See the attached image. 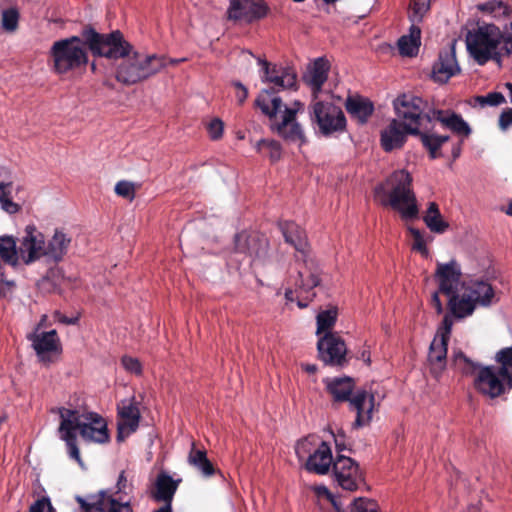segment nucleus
<instances>
[{
    "label": "nucleus",
    "instance_id": "f257e3e1",
    "mask_svg": "<svg viewBox=\"0 0 512 512\" xmlns=\"http://www.w3.org/2000/svg\"><path fill=\"white\" fill-rule=\"evenodd\" d=\"M86 35L94 56L122 59L116 70V79L125 85L146 80L167 66L164 56L132 51V46L119 31L106 35L89 31Z\"/></svg>",
    "mask_w": 512,
    "mask_h": 512
},
{
    "label": "nucleus",
    "instance_id": "f03ea898",
    "mask_svg": "<svg viewBox=\"0 0 512 512\" xmlns=\"http://www.w3.org/2000/svg\"><path fill=\"white\" fill-rule=\"evenodd\" d=\"M264 72L263 81L272 84L270 89H264L256 99V105L270 118L276 117L275 131L289 141L305 142V135L296 115L304 110L300 101H294L291 106L283 105L282 99L275 95L276 91L291 89L296 85V74L286 67L273 66L267 61L259 60Z\"/></svg>",
    "mask_w": 512,
    "mask_h": 512
},
{
    "label": "nucleus",
    "instance_id": "7ed1b4c3",
    "mask_svg": "<svg viewBox=\"0 0 512 512\" xmlns=\"http://www.w3.org/2000/svg\"><path fill=\"white\" fill-rule=\"evenodd\" d=\"M375 197L383 206L397 211L404 220L418 216L419 208L412 188V176L406 170L394 171L374 189Z\"/></svg>",
    "mask_w": 512,
    "mask_h": 512
},
{
    "label": "nucleus",
    "instance_id": "20e7f679",
    "mask_svg": "<svg viewBox=\"0 0 512 512\" xmlns=\"http://www.w3.org/2000/svg\"><path fill=\"white\" fill-rule=\"evenodd\" d=\"M327 390L337 402L349 401L350 409L356 412L355 428L368 425L372 420L375 397L366 390H357L353 396L354 380L350 377H334L324 380Z\"/></svg>",
    "mask_w": 512,
    "mask_h": 512
},
{
    "label": "nucleus",
    "instance_id": "39448f33",
    "mask_svg": "<svg viewBox=\"0 0 512 512\" xmlns=\"http://www.w3.org/2000/svg\"><path fill=\"white\" fill-rule=\"evenodd\" d=\"M95 31L92 28L83 30L82 37L72 36L61 39L51 47V56L54 62V68L57 73L64 74L72 70L80 69L88 62V52L90 44L86 33Z\"/></svg>",
    "mask_w": 512,
    "mask_h": 512
},
{
    "label": "nucleus",
    "instance_id": "423d86ee",
    "mask_svg": "<svg viewBox=\"0 0 512 512\" xmlns=\"http://www.w3.org/2000/svg\"><path fill=\"white\" fill-rule=\"evenodd\" d=\"M501 38L502 33L497 26L493 24L480 26L468 33L467 50L479 65H484L490 60L500 63Z\"/></svg>",
    "mask_w": 512,
    "mask_h": 512
},
{
    "label": "nucleus",
    "instance_id": "0eeeda50",
    "mask_svg": "<svg viewBox=\"0 0 512 512\" xmlns=\"http://www.w3.org/2000/svg\"><path fill=\"white\" fill-rule=\"evenodd\" d=\"M280 229L285 241L295 248L305 264V270L298 271L299 281L296 282L297 289L309 292L319 284L320 279L317 272L312 271V268L309 266L310 264L312 265V260L309 261L307 259L308 243L305 231L291 221L281 223Z\"/></svg>",
    "mask_w": 512,
    "mask_h": 512
},
{
    "label": "nucleus",
    "instance_id": "6e6552de",
    "mask_svg": "<svg viewBox=\"0 0 512 512\" xmlns=\"http://www.w3.org/2000/svg\"><path fill=\"white\" fill-rule=\"evenodd\" d=\"M394 109L397 119L411 135H418L420 130L426 129L427 114L433 110L428 109L427 103L420 97L403 94L394 100Z\"/></svg>",
    "mask_w": 512,
    "mask_h": 512
},
{
    "label": "nucleus",
    "instance_id": "1a4fd4ad",
    "mask_svg": "<svg viewBox=\"0 0 512 512\" xmlns=\"http://www.w3.org/2000/svg\"><path fill=\"white\" fill-rule=\"evenodd\" d=\"M56 411L60 418L59 438L65 442L69 457L82 465L77 446V431L81 432L88 411L67 407H59Z\"/></svg>",
    "mask_w": 512,
    "mask_h": 512
},
{
    "label": "nucleus",
    "instance_id": "9d476101",
    "mask_svg": "<svg viewBox=\"0 0 512 512\" xmlns=\"http://www.w3.org/2000/svg\"><path fill=\"white\" fill-rule=\"evenodd\" d=\"M453 326V319L450 314H446L442 324L430 344L428 352V368L430 374L439 379L447 366V347Z\"/></svg>",
    "mask_w": 512,
    "mask_h": 512
},
{
    "label": "nucleus",
    "instance_id": "9b49d317",
    "mask_svg": "<svg viewBox=\"0 0 512 512\" xmlns=\"http://www.w3.org/2000/svg\"><path fill=\"white\" fill-rule=\"evenodd\" d=\"M311 120L317 124L319 132L324 136L343 132L346 118L343 111L329 102L318 101L312 106Z\"/></svg>",
    "mask_w": 512,
    "mask_h": 512
},
{
    "label": "nucleus",
    "instance_id": "f8f14e48",
    "mask_svg": "<svg viewBox=\"0 0 512 512\" xmlns=\"http://www.w3.org/2000/svg\"><path fill=\"white\" fill-rule=\"evenodd\" d=\"M30 341L38 360L43 364H50L62 353V344L56 330L31 331L26 336Z\"/></svg>",
    "mask_w": 512,
    "mask_h": 512
},
{
    "label": "nucleus",
    "instance_id": "ddd939ff",
    "mask_svg": "<svg viewBox=\"0 0 512 512\" xmlns=\"http://www.w3.org/2000/svg\"><path fill=\"white\" fill-rule=\"evenodd\" d=\"M333 474L337 484L347 491H355L364 484V475L359 464L347 456L336 457L333 462Z\"/></svg>",
    "mask_w": 512,
    "mask_h": 512
},
{
    "label": "nucleus",
    "instance_id": "4468645a",
    "mask_svg": "<svg viewBox=\"0 0 512 512\" xmlns=\"http://www.w3.org/2000/svg\"><path fill=\"white\" fill-rule=\"evenodd\" d=\"M19 257L25 265L45 258V236L34 225H27L19 244Z\"/></svg>",
    "mask_w": 512,
    "mask_h": 512
},
{
    "label": "nucleus",
    "instance_id": "2eb2a0df",
    "mask_svg": "<svg viewBox=\"0 0 512 512\" xmlns=\"http://www.w3.org/2000/svg\"><path fill=\"white\" fill-rule=\"evenodd\" d=\"M319 358L330 366H343L346 363L347 347L344 340L334 332L320 336L317 342Z\"/></svg>",
    "mask_w": 512,
    "mask_h": 512
},
{
    "label": "nucleus",
    "instance_id": "dca6fc26",
    "mask_svg": "<svg viewBox=\"0 0 512 512\" xmlns=\"http://www.w3.org/2000/svg\"><path fill=\"white\" fill-rule=\"evenodd\" d=\"M475 388L482 394L490 398H496L503 394L509 388V381L502 375L499 367L484 366L477 374L474 380Z\"/></svg>",
    "mask_w": 512,
    "mask_h": 512
},
{
    "label": "nucleus",
    "instance_id": "f3484780",
    "mask_svg": "<svg viewBox=\"0 0 512 512\" xmlns=\"http://www.w3.org/2000/svg\"><path fill=\"white\" fill-rule=\"evenodd\" d=\"M268 7L263 0H231L228 17L232 20L251 23L267 15Z\"/></svg>",
    "mask_w": 512,
    "mask_h": 512
},
{
    "label": "nucleus",
    "instance_id": "a211bd4d",
    "mask_svg": "<svg viewBox=\"0 0 512 512\" xmlns=\"http://www.w3.org/2000/svg\"><path fill=\"white\" fill-rule=\"evenodd\" d=\"M77 501L81 505V512H132L128 502H119L104 490L89 496L88 500L77 497Z\"/></svg>",
    "mask_w": 512,
    "mask_h": 512
},
{
    "label": "nucleus",
    "instance_id": "6ab92c4d",
    "mask_svg": "<svg viewBox=\"0 0 512 512\" xmlns=\"http://www.w3.org/2000/svg\"><path fill=\"white\" fill-rule=\"evenodd\" d=\"M460 267L455 260L448 263H438L435 272L439 284V292L447 297L458 293L460 287Z\"/></svg>",
    "mask_w": 512,
    "mask_h": 512
},
{
    "label": "nucleus",
    "instance_id": "aec40b11",
    "mask_svg": "<svg viewBox=\"0 0 512 512\" xmlns=\"http://www.w3.org/2000/svg\"><path fill=\"white\" fill-rule=\"evenodd\" d=\"M427 123L438 121L444 128L450 130L461 138H468L472 129L463 117L451 110H433L432 114H427Z\"/></svg>",
    "mask_w": 512,
    "mask_h": 512
},
{
    "label": "nucleus",
    "instance_id": "412c9836",
    "mask_svg": "<svg viewBox=\"0 0 512 512\" xmlns=\"http://www.w3.org/2000/svg\"><path fill=\"white\" fill-rule=\"evenodd\" d=\"M460 71L456 60L455 46L452 44L439 53L438 60L432 68V76L439 83L447 82L452 76Z\"/></svg>",
    "mask_w": 512,
    "mask_h": 512
},
{
    "label": "nucleus",
    "instance_id": "4be33fe9",
    "mask_svg": "<svg viewBox=\"0 0 512 512\" xmlns=\"http://www.w3.org/2000/svg\"><path fill=\"white\" fill-rule=\"evenodd\" d=\"M83 440L103 444L109 441L105 419L98 413L88 411L80 432Z\"/></svg>",
    "mask_w": 512,
    "mask_h": 512
},
{
    "label": "nucleus",
    "instance_id": "5701e85b",
    "mask_svg": "<svg viewBox=\"0 0 512 512\" xmlns=\"http://www.w3.org/2000/svg\"><path fill=\"white\" fill-rule=\"evenodd\" d=\"M235 249L251 258V261H256L266 257L268 242L265 238L257 235L240 233L235 237Z\"/></svg>",
    "mask_w": 512,
    "mask_h": 512
},
{
    "label": "nucleus",
    "instance_id": "b1692460",
    "mask_svg": "<svg viewBox=\"0 0 512 512\" xmlns=\"http://www.w3.org/2000/svg\"><path fill=\"white\" fill-rule=\"evenodd\" d=\"M330 62L325 57L316 58L307 68L304 76L305 82L311 88L313 96L317 97L324 83L327 81Z\"/></svg>",
    "mask_w": 512,
    "mask_h": 512
},
{
    "label": "nucleus",
    "instance_id": "393cba45",
    "mask_svg": "<svg viewBox=\"0 0 512 512\" xmlns=\"http://www.w3.org/2000/svg\"><path fill=\"white\" fill-rule=\"evenodd\" d=\"M333 463L330 445L323 441L320 446L307 458L303 467L310 473L326 475Z\"/></svg>",
    "mask_w": 512,
    "mask_h": 512
},
{
    "label": "nucleus",
    "instance_id": "a878e982",
    "mask_svg": "<svg viewBox=\"0 0 512 512\" xmlns=\"http://www.w3.org/2000/svg\"><path fill=\"white\" fill-rule=\"evenodd\" d=\"M411 134L398 120L393 119L381 131L380 142L384 151L391 152L400 149L406 142L407 135Z\"/></svg>",
    "mask_w": 512,
    "mask_h": 512
},
{
    "label": "nucleus",
    "instance_id": "bb28decb",
    "mask_svg": "<svg viewBox=\"0 0 512 512\" xmlns=\"http://www.w3.org/2000/svg\"><path fill=\"white\" fill-rule=\"evenodd\" d=\"M71 245V237L62 229H55L53 235L45 240V258L54 263L63 260Z\"/></svg>",
    "mask_w": 512,
    "mask_h": 512
},
{
    "label": "nucleus",
    "instance_id": "cd10ccee",
    "mask_svg": "<svg viewBox=\"0 0 512 512\" xmlns=\"http://www.w3.org/2000/svg\"><path fill=\"white\" fill-rule=\"evenodd\" d=\"M121 421L118 423L119 435L130 434L138 428L140 412L138 407L131 401H123L118 407Z\"/></svg>",
    "mask_w": 512,
    "mask_h": 512
},
{
    "label": "nucleus",
    "instance_id": "c85d7f7f",
    "mask_svg": "<svg viewBox=\"0 0 512 512\" xmlns=\"http://www.w3.org/2000/svg\"><path fill=\"white\" fill-rule=\"evenodd\" d=\"M13 177L11 172L0 166V204L1 208L9 213L15 214L20 210V205L12 201Z\"/></svg>",
    "mask_w": 512,
    "mask_h": 512
},
{
    "label": "nucleus",
    "instance_id": "c756f323",
    "mask_svg": "<svg viewBox=\"0 0 512 512\" xmlns=\"http://www.w3.org/2000/svg\"><path fill=\"white\" fill-rule=\"evenodd\" d=\"M179 482L180 480L175 481L166 472L159 473L155 481L154 499L163 501L165 504H171Z\"/></svg>",
    "mask_w": 512,
    "mask_h": 512
},
{
    "label": "nucleus",
    "instance_id": "7c9ffc66",
    "mask_svg": "<svg viewBox=\"0 0 512 512\" xmlns=\"http://www.w3.org/2000/svg\"><path fill=\"white\" fill-rule=\"evenodd\" d=\"M347 112L359 123L364 124L374 111L373 103L364 97H348L345 103Z\"/></svg>",
    "mask_w": 512,
    "mask_h": 512
},
{
    "label": "nucleus",
    "instance_id": "2f4dec72",
    "mask_svg": "<svg viewBox=\"0 0 512 512\" xmlns=\"http://www.w3.org/2000/svg\"><path fill=\"white\" fill-rule=\"evenodd\" d=\"M466 294L477 304L488 306L494 297L491 284L483 280H471L465 289Z\"/></svg>",
    "mask_w": 512,
    "mask_h": 512
},
{
    "label": "nucleus",
    "instance_id": "473e14b6",
    "mask_svg": "<svg viewBox=\"0 0 512 512\" xmlns=\"http://www.w3.org/2000/svg\"><path fill=\"white\" fill-rule=\"evenodd\" d=\"M423 221L427 228L436 234H443L449 229V223L443 218L439 206L435 202H429Z\"/></svg>",
    "mask_w": 512,
    "mask_h": 512
},
{
    "label": "nucleus",
    "instance_id": "72a5a7b5",
    "mask_svg": "<svg viewBox=\"0 0 512 512\" xmlns=\"http://www.w3.org/2000/svg\"><path fill=\"white\" fill-rule=\"evenodd\" d=\"M448 298L450 313L456 318H464L471 315L476 307V303L466 292L461 297L455 293Z\"/></svg>",
    "mask_w": 512,
    "mask_h": 512
},
{
    "label": "nucleus",
    "instance_id": "f704fd0d",
    "mask_svg": "<svg viewBox=\"0 0 512 512\" xmlns=\"http://www.w3.org/2000/svg\"><path fill=\"white\" fill-rule=\"evenodd\" d=\"M421 29L418 25L411 24L409 34L398 40L399 52L403 56L412 57L418 53L420 46Z\"/></svg>",
    "mask_w": 512,
    "mask_h": 512
},
{
    "label": "nucleus",
    "instance_id": "c9c22d12",
    "mask_svg": "<svg viewBox=\"0 0 512 512\" xmlns=\"http://www.w3.org/2000/svg\"><path fill=\"white\" fill-rule=\"evenodd\" d=\"M322 442L323 440L315 434H310L298 440L295 445V453L299 462L303 464Z\"/></svg>",
    "mask_w": 512,
    "mask_h": 512
},
{
    "label": "nucleus",
    "instance_id": "e433bc0d",
    "mask_svg": "<svg viewBox=\"0 0 512 512\" xmlns=\"http://www.w3.org/2000/svg\"><path fill=\"white\" fill-rule=\"evenodd\" d=\"M0 256L6 263L13 267L19 264V247L17 248L13 236H0Z\"/></svg>",
    "mask_w": 512,
    "mask_h": 512
},
{
    "label": "nucleus",
    "instance_id": "4c0bfd02",
    "mask_svg": "<svg viewBox=\"0 0 512 512\" xmlns=\"http://www.w3.org/2000/svg\"><path fill=\"white\" fill-rule=\"evenodd\" d=\"M451 361L454 369L464 375H473L482 368L478 362L466 356L461 350H453Z\"/></svg>",
    "mask_w": 512,
    "mask_h": 512
},
{
    "label": "nucleus",
    "instance_id": "58836bf2",
    "mask_svg": "<svg viewBox=\"0 0 512 512\" xmlns=\"http://www.w3.org/2000/svg\"><path fill=\"white\" fill-rule=\"evenodd\" d=\"M188 462L197 468L203 476L210 477L214 474L212 463L208 460L206 452L203 450H195L193 447L188 456Z\"/></svg>",
    "mask_w": 512,
    "mask_h": 512
},
{
    "label": "nucleus",
    "instance_id": "ea45409f",
    "mask_svg": "<svg viewBox=\"0 0 512 512\" xmlns=\"http://www.w3.org/2000/svg\"><path fill=\"white\" fill-rule=\"evenodd\" d=\"M478 10L495 19L506 18L510 14V7L502 0H489L477 5Z\"/></svg>",
    "mask_w": 512,
    "mask_h": 512
},
{
    "label": "nucleus",
    "instance_id": "a19ab883",
    "mask_svg": "<svg viewBox=\"0 0 512 512\" xmlns=\"http://www.w3.org/2000/svg\"><path fill=\"white\" fill-rule=\"evenodd\" d=\"M421 141L425 148L430 152V157L435 159L439 156L438 150L441 146L449 140L447 135H437L434 133L421 132L419 133Z\"/></svg>",
    "mask_w": 512,
    "mask_h": 512
},
{
    "label": "nucleus",
    "instance_id": "79ce46f5",
    "mask_svg": "<svg viewBox=\"0 0 512 512\" xmlns=\"http://www.w3.org/2000/svg\"><path fill=\"white\" fill-rule=\"evenodd\" d=\"M337 321V310L335 308L324 310L318 313L316 317L317 330L316 335L318 337L324 335L327 332H332Z\"/></svg>",
    "mask_w": 512,
    "mask_h": 512
},
{
    "label": "nucleus",
    "instance_id": "37998d69",
    "mask_svg": "<svg viewBox=\"0 0 512 512\" xmlns=\"http://www.w3.org/2000/svg\"><path fill=\"white\" fill-rule=\"evenodd\" d=\"M409 232L413 238L412 249L427 258L429 256L427 244L431 242L433 238L425 231H421L414 227H409Z\"/></svg>",
    "mask_w": 512,
    "mask_h": 512
},
{
    "label": "nucleus",
    "instance_id": "c03bdc74",
    "mask_svg": "<svg viewBox=\"0 0 512 512\" xmlns=\"http://www.w3.org/2000/svg\"><path fill=\"white\" fill-rule=\"evenodd\" d=\"M495 359L500 364L501 374L508 378L509 388H512V346L501 349Z\"/></svg>",
    "mask_w": 512,
    "mask_h": 512
},
{
    "label": "nucleus",
    "instance_id": "a18cd8bd",
    "mask_svg": "<svg viewBox=\"0 0 512 512\" xmlns=\"http://www.w3.org/2000/svg\"><path fill=\"white\" fill-rule=\"evenodd\" d=\"M257 152L266 154L271 161L275 162L281 157V146L275 140L260 139L254 145Z\"/></svg>",
    "mask_w": 512,
    "mask_h": 512
},
{
    "label": "nucleus",
    "instance_id": "49530a36",
    "mask_svg": "<svg viewBox=\"0 0 512 512\" xmlns=\"http://www.w3.org/2000/svg\"><path fill=\"white\" fill-rule=\"evenodd\" d=\"M505 102H506V100H505L504 95L500 92L495 91V92H490L486 95L474 97L470 104L473 107H477V106H479V107H486V106L494 107V106H499Z\"/></svg>",
    "mask_w": 512,
    "mask_h": 512
},
{
    "label": "nucleus",
    "instance_id": "de8ad7c7",
    "mask_svg": "<svg viewBox=\"0 0 512 512\" xmlns=\"http://www.w3.org/2000/svg\"><path fill=\"white\" fill-rule=\"evenodd\" d=\"M411 5L412 11L409 19L412 24L418 25L430 9V0H412Z\"/></svg>",
    "mask_w": 512,
    "mask_h": 512
},
{
    "label": "nucleus",
    "instance_id": "09e8293b",
    "mask_svg": "<svg viewBox=\"0 0 512 512\" xmlns=\"http://www.w3.org/2000/svg\"><path fill=\"white\" fill-rule=\"evenodd\" d=\"M351 512H379V506L372 499L359 497L353 501Z\"/></svg>",
    "mask_w": 512,
    "mask_h": 512
},
{
    "label": "nucleus",
    "instance_id": "8fccbe9b",
    "mask_svg": "<svg viewBox=\"0 0 512 512\" xmlns=\"http://www.w3.org/2000/svg\"><path fill=\"white\" fill-rule=\"evenodd\" d=\"M19 13L15 8H9L2 11V27L6 31H14L18 26Z\"/></svg>",
    "mask_w": 512,
    "mask_h": 512
},
{
    "label": "nucleus",
    "instance_id": "3c124183",
    "mask_svg": "<svg viewBox=\"0 0 512 512\" xmlns=\"http://www.w3.org/2000/svg\"><path fill=\"white\" fill-rule=\"evenodd\" d=\"M317 494L321 499H325L333 508V512H345L340 499L333 495L325 486L317 488Z\"/></svg>",
    "mask_w": 512,
    "mask_h": 512
},
{
    "label": "nucleus",
    "instance_id": "603ef678",
    "mask_svg": "<svg viewBox=\"0 0 512 512\" xmlns=\"http://www.w3.org/2000/svg\"><path fill=\"white\" fill-rule=\"evenodd\" d=\"M114 190L118 196L126 198L130 201L133 200L135 197V184L130 181H118L115 185Z\"/></svg>",
    "mask_w": 512,
    "mask_h": 512
},
{
    "label": "nucleus",
    "instance_id": "864d4df0",
    "mask_svg": "<svg viewBox=\"0 0 512 512\" xmlns=\"http://www.w3.org/2000/svg\"><path fill=\"white\" fill-rule=\"evenodd\" d=\"M123 367L126 371L140 375L142 372V365L137 358H133L130 356H124L121 360Z\"/></svg>",
    "mask_w": 512,
    "mask_h": 512
},
{
    "label": "nucleus",
    "instance_id": "5fc2aeb1",
    "mask_svg": "<svg viewBox=\"0 0 512 512\" xmlns=\"http://www.w3.org/2000/svg\"><path fill=\"white\" fill-rule=\"evenodd\" d=\"M224 123L219 118H215L208 124V133L211 139L218 140L222 137Z\"/></svg>",
    "mask_w": 512,
    "mask_h": 512
},
{
    "label": "nucleus",
    "instance_id": "6e6d98bb",
    "mask_svg": "<svg viewBox=\"0 0 512 512\" xmlns=\"http://www.w3.org/2000/svg\"><path fill=\"white\" fill-rule=\"evenodd\" d=\"M500 59L503 56H508L512 54V23L511 29L507 31L504 35L502 34L501 44H500Z\"/></svg>",
    "mask_w": 512,
    "mask_h": 512
},
{
    "label": "nucleus",
    "instance_id": "4d7b16f0",
    "mask_svg": "<svg viewBox=\"0 0 512 512\" xmlns=\"http://www.w3.org/2000/svg\"><path fill=\"white\" fill-rule=\"evenodd\" d=\"M29 512H55L49 498L43 497L35 501L29 509Z\"/></svg>",
    "mask_w": 512,
    "mask_h": 512
},
{
    "label": "nucleus",
    "instance_id": "13d9d810",
    "mask_svg": "<svg viewBox=\"0 0 512 512\" xmlns=\"http://www.w3.org/2000/svg\"><path fill=\"white\" fill-rule=\"evenodd\" d=\"M499 128L505 132L512 126V108L503 111L499 116Z\"/></svg>",
    "mask_w": 512,
    "mask_h": 512
},
{
    "label": "nucleus",
    "instance_id": "bf43d9fd",
    "mask_svg": "<svg viewBox=\"0 0 512 512\" xmlns=\"http://www.w3.org/2000/svg\"><path fill=\"white\" fill-rule=\"evenodd\" d=\"M15 288V283L12 280L0 281V299L9 297Z\"/></svg>",
    "mask_w": 512,
    "mask_h": 512
},
{
    "label": "nucleus",
    "instance_id": "052dcab7",
    "mask_svg": "<svg viewBox=\"0 0 512 512\" xmlns=\"http://www.w3.org/2000/svg\"><path fill=\"white\" fill-rule=\"evenodd\" d=\"M235 87L237 88L236 99L240 104H242L248 96L247 89L239 82L235 83Z\"/></svg>",
    "mask_w": 512,
    "mask_h": 512
},
{
    "label": "nucleus",
    "instance_id": "680f3d73",
    "mask_svg": "<svg viewBox=\"0 0 512 512\" xmlns=\"http://www.w3.org/2000/svg\"><path fill=\"white\" fill-rule=\"evenodd\" d=\"M439 291H436L433 293L432 297H431V305L433 306V308L436 310V312L438 314H441L443 312V306H442V303H441V300L439 298Z\"/></svg>",
    "mask_w": 512,
    "mask_h": 512
},
{
    "label": "nucleus",
    "instance_id": "e2e57ef3",
    "mask_svg": "<svg viewBox=\"0 0 512 512\" xmlns=\"http://www.w3.org/2000/svg\"><path fill=\"white\" fill-rule=\"evenodd\" d=\"M55 316L57 317L59 322L68 324V325L76 324L78 321V317L68 318L66 316L61 315L59 312H57Z\"/></svg>",
    "mask_w": 512,
    "mask_h": 512
},
{
    "label": "nucleus",
    "instance_id": "0e129e2a",
    "mask_svg": "<svg viewBox=\"0 0 512 512\" xmlns=\"http://www.w3.org/2000/svg\"><path fill=\"white\" fill-rule=\"evenodd\" d=\"M47 315H42L41 316V319L40 321L38 322V324L32 329V331H41L42 328H45L47 325H46V322H47Z\"/></svg>",
    "mask_w": 512,
    "mask_h": 512
},
{
    "label": "nucleus",
    "instance_id": "69168bd1",
    "mask_svg": "<svg viewBox=\"0 0 512 512\" xmlns=\"http://www.w3.org/2000/svg\"><path fill=\"white\" fill-rule=\"evenodd\" d=\"M126 482H127V480L124 476V472H122L119 475L118 482H117L118 492H120L125 487Z\"/></svg>",
    "mask_w": 512,
    "mask_h": 512
},
{
    "label": "nucleus",
    "instance_id": "338daca9",
    "mask_svg": "<svg viewBox=\"0 0 512 512\" xmlns=\"http://www.w3.org/2000/svg\"><path fill=\"white\" fill-rule=\"evenodd\" d=\"M155 512H172L171 504H169V503L165 504L164 506H162L160 509H158Z\"/></svg>",
    "mask_w": 512,
    "mask_h": 512
},
{
    "label": "nucleus",
    "instance_id": "774afa93",
    "mask_svg": "<svg viewBox=\"0 0 512 512\" xmlns=\"http://www.w3.org/2000/svg\"><path fill=\"white\" fill-rule=\"evenodd\" d=\"M505 87L506 89L508 90L509 92V99H510V102L512 103V83L508 82L505 84Z\"/></svg>",
    "mask_w": 512,
    "mask_h": 512
}]
</instances>
